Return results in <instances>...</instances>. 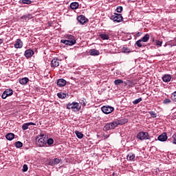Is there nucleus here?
Wrapping results in <instances>:
<instances>
[{"label":"nucleus","instance_id":"1","mask_svg":"<svg viewBox=\"0 0 176 176\" xmlns=\"http://www.w3.org/2000/svg\"><path fill=\"white\" fill-rule=\"evenodd\" d=\"M129 122V120L126 118H122L121 120H119L118 121H114L113 122L107 123L104 125L103 130L104 131H108L109 130H113V129H116L119 126V124H126Z\"/></svg>","mask_w":176,"mask_h":176},{"label":"nucleus","instance_id":"2","mask_svg":"<svg viewBox=\"0 0 176 176\" xmlns=\"http://www.w3.org/2000/svg\"><path fill=\"white\" fill-rule=\"evenodd\" d=\"M61 43H64L66 46H74L76 43L75 36L71 34L65 35V39L60 40Z\"/></svg>","mask_w":176,"mask_h":176},{"label":"nucleus","instance_id":"3","mask_svg":"<svg viewBox=\"0 0 176 176\" xmlns=\"http://www.w3.org/2000/svg\"><path fill=\"white\" fill-rule=\"evenodd\" d=\"M82 106L76 102H72L67 105V109H72L73 112H79Z\"/></svg>","mask_w":176,"mask_h":176},{"label":"nucleus","instance_id":"4","mask_svg":"<svg viewBox=\"0 0 176 176\" xmlns=\"http://www.w3.org/2000/svg\"><path fill=\"white\" fill-rule=\"evenodd\" d=\"M38 141L37 144L38 146H45L47 142V137L46 135L41 134L40 136L37 137Z\"/></svg>","mask_w":176,"mask_h":176},{"label":"nucleus","instance_id":"5","mask_svg":"<svg viewBox=\"0 0 176 176\" xmlns=\"http://www.w3.org/2000/svg\"><path fill=\"white\" fill-rule=\"evenodd\" d=\"M138 140H140V141H144V140H151V136L149 135V133L148 132H140L138 133L137 135Z\"/></svg>","mask_w":176,"mask_h":176},{"label":"nucleus","instance_id":"6","mask_svg":"<svg viewBox=\"0 0 176 176\" xmlns=\"http://www.w3.org/2000/svg\"><path fill=\"white\" fill-rule=\"evenodd\" d=\"M111 19L113 20L114 23H121V21H123V16H122L120 14L115 13L111 16Z\"/></svg>","mask_w":176,"mask_h":176},{"label":"nucleus","instance_id":"7","mask_svg":"<svg viewBox=\"0 0 176 176\" xmlns=\"http://www.w3.org/2000/svg\"><path fill=\"white\" fill-rule=\"evenodd\" d=\"M101 109L103 113L108 115L109 113H111V112H113V110L115 109L111 106H103L102 107Z\"/></svg>","mask_w":176,"mask_h":176},{"label":"nucleus","instance_id":"8","mask_svg":"<svg viewBox=\"0 0 176 176\" xmlns=\"http://www.w3.org/2000/svg\"><path fill=\"white\" fill-rule=\"evenodd\" d=\"M10 96H13V89H6L1 95V98H3V100H5L6 98Z\"/></svg>","mask_w":176,"mask_h":176},{"label":"nucleus","instance_id":"9","mask_svg":"<svg viewBox=\"0 0 176 176\" xmlns=\"http://www.w3.org/2000/svg\"><path fill=\"white\" fill-rule=\"evenodd\" d=\"M77 20L78 23H80V24H85L89 21V19H86V17L83 15H80L77 17Z\"/></svg>","mask_w":176,"mask_h":176},{"label":"nucleus","instance_id":"10","mask_svg":"<svg viewBox=\"0 0 176 176\" xmlns=\"http://www.w3.org/2000/svg\"><path fill=\"white\" fill-rule=\"evenodd\" d=\"M167 133H163L160 135L157 138L158 141H161V142H164V141H167Z\"/></svg>","mask_w":176,"mask_h":176},{"label":"nucleus","instance_id":"11","mask_svg":"<svg viewBox=\"0 0 176 176\" xmlns=\"http://www.w3.org/2000/svg\"><path fill=\"white\" fill-rule=\"evenodd\" d=\"M24 56L26 58H31V56H34V51L31 49L26 50Z\"/></svg>","mask_w":176,"mask_h":176},{"label":"nucleus","instance_id":"12","mask_svg":"<svg viewBox=\"0 0 176 176\" xmlns=\"http://www.w3.org/2000/svg\"><path fill=\"white\" fill-rule=\"evenodd\" d=\"M60 65V60L57 58H54L51 61V67H53L54 68H56Z\"/></svg>","mask_w":176,"mask_h":176},{"label":"nucleus","instance_id":"13","mask_svg":"<svg viewBox=\"0 0 176 176\" xmlns=\"http://www.w3.org/2000/svg\"><path fill=\"white\" fill-rule=\"evenodd\" d=\"M57 85L59 87H64L67 85V80H64V78H60L57 80Z\"/></svg>","mask_w":176,"mask_h":176},{"label":"nucleus","instance_id":"14","mask_svg":"<svg viewBox=\"0 0 176 176\" xmlns=\"http://www.w3.org/2000/svg\"><path fill=\"white\" fill-rule=\"evenodd\" d=\"M36 124L34 123V122H28V123H24L22 125V130H28V127H30V126H36Z\"/></svg>","mask_w":176,"mask_h":176},{"label":"nucleus","instance_id":"15","mask_svg":"<svg viewBox=\"0 0 176 176\" xmlns=\"http://www.w3.org/2000/svg\"><path fill=\"white\" fill-rule=\"evenodd\" d=\"M14 46L15 49H21V47H23V41H21V39H16V43Z\"/></svg>","mask_w":176,"mask_h":176},{"label":"nucleus","instance_id":"16","mask_svg":"<svg viewBox=\"0 0 176 176\" xmlns=\"http://www.w3.org/2000/svg\"><path fill=\"white\" fill-rule=\"evenodd\" d=\"M90 56H100V51L96 49H91L89 51Z\"/></svg>","mask_w":176,"mask_h":176},{"label":"nucleus","instance_id":"17","mask_svg":"<svg viewBox=\"0 0 176 176\" xmlns=\"http://www.w3.org/2000/svg\"><path fill=\"white\" fill-rule=\"evenodd\" d=\"M163 82L168 83L171 80V76L170 74H165L162 77Z\"/></svg>","mask_w":176,"mask_h":176},{"label":"nucleus","instance_id":"18","mask_svg":"<svg viewBox=\"0 0 176 176\" xmlns=\"http://www.w3.org/2000/svg\"><path fill=\"white\" fill-rule=\"evenodd\" d=\"M79 8V3L78 2H73L70 4V9H72V10H75Z\"/></svg>","mask_w":176,"mask_h":176},{"label":"nucleus","instance_id":"19","mask_svg":"<svg viewBox=\"0 0 176 176\" xmlns=\"http://www.w3.org/2000/svg\"><path fill=\"white\" fill-rule=\"evenodd\" d=\"M6 140L8 141H12V140L14 139V133H9L6 135Z\"/></svg>","mask_w":176,"mask_h":176},{"label":"nucleus","instance_id":"20","mask_svg":"<svg viewBox=\"0 0 176 176\" xmlns=\"http://www.w3.org/2000/svg\"><path fill=\"white\" fill-rule=\"evenodd\" d=\"M30 79H28V78L27 77H25L19 80V83L21 85H27V83H28Z\"/></svg>","mask_w":176,"mask_h":176},{"label":"nucleus","instance_id":"21","mask_svg":"<svg viewBox=\"0 0 176 176\" xmlns=\"http://www.w3.org/2000/svg\"><path fill=\"white\" fill-rule=\"evenodd\" d=\"M134 159H135V155L133 154L132 153H129L127 155V160L132 162V160H134Z\"/></svg>","mask_w":176,"mask_h":176},{"label":"nucleus","instance_id":"22","mask_svg":"<svg viewBox=\"0 0 176 176\" xmlns=\"http://www.w3.org/2000/svg\"><path fill=\"white\" fill-rule=\"evenodd\" d=\"M99 36L102 41H108V39H109V35L107 34H101Z\"/></svg>","mask_w":176,"mask_h":176},{"label":"nucleus","instance_id":"23","mask_svg":"<svg viewBox=\"0 0 176 176\" xmlns=\"http://www.w3.org/2000/svg\"><path fill=\"white\" fill-rule=\"evenodd\" d=\"M19 3H25V5H31L32 1L31 0H20Z\"/></svg>","mask_w":176,"mask_h":176},{"label":"nucleus","instance_id":"24","mask_svg":"<svg viewBox=\"0 0 176 176\" xmlns=\"http://www.w3.org/2000/svg\"><path fill=\"white\" fill-rule=\"evenodd\" d=\"M22 19H23V20H31L32 15L31 14H25L22 16Z\"/></svg>","mask_w":176,"mask_h":176},{"label":"nucleus","instance_id":"25","mask_svg":"<svg viewBox=\"0 0 176 176\" xmlns=\"http://www.w3.org/2000/svg\"><path fill=\"white\" fill-rule=\"evenodd\" d=\"M57 96L58 97V98H60L61 100H64V98H65V97H67V94H64V93H58Z\"/></svg>","mask_w":176,"mask_h":176},{"label":"nucleus","instance_id":"26","mask_svg":"<svg viewBox=\"0 0 176 176\" xmlns=\"http://www.w3.org/2000/svg\"><path fill=\"white\" fill-rule=\"evenodd\" d=\"M142 41V42H148V41H149V34H146L145 36H143V38H142V39H140Z\"/></svg>","mask_w":176,"mask_h":176},{"label":"nucleus","instance_id":"27","mask_svg":"<svg viewBox=\"0 0 176 176\" xmlns=\"http://www.w3.org/2000/svg\"><path fill=\"white\" fill-rule=\"evenodd\" d=\"M75 134L80 140L83 138V133L79 132L78 131H76Z\"/></svg>","mask_w":176,"mask_h":176},{"label":"nucleus","instance_id":"28","mask_svg":"<svg viewBox=\"0 0 176 176\" xmlns=\"http://www.w3.org/2000/svg\"><path fill=\"white\" fill-rule=\"evenodd\" d=\"M142 101V98H139L138 99H135V100L133 101V105H137V104H140Z\"/></svg>","mask_w":176,"mask_h":176},{"label":"nucleus","instance_id":"29","mask_svg":"<svg viewBox=\"0 0 176 176\" xmlns=\"http://www.w3.org/2000/svg\"><path fill=\"white\" fill-rule=\"evenodd\" d=\"M122 83H123V80L120 79L115 80L114 81L116 86H119V85H122Z\"/></svg>","mask_w":176,"mask_h":176},{"label":"nucleus","instance_id":"30","mask_svg":"<svg viewBox=\"0 0 176 176\" xmlns=\"http://www.w3.org/2000/svg\"><path fill=\"white\" fill-rule=\"evenodd\" d=\"M54 142V140H53V138H50V139H48V138H47V144L48 145H53Z\"/></svg>","mask_w":176,"mask_h":176},{"label":"nucleus","instance_id":"31","mask_svg":"<svg viewBox=\"0 0 176 176\" xmlns=\"http://www.w3.org/2000/svg\"><path fill=\"white\" fill-rule=\"evenodd\" d=\"M15 146L16 148H21L23 147V142L18 141L15 142Z\"/></svg>","mask_w":176,"mask_h":176},{"label":"nucleus","instance_id":"32","mask_svg":"<svg viewBox=\"0 0 176 176\" xmlns=\"http://www.w3.org/2000/svg\"><path fill=\"white\" fill-rule=\"evenodd\" d=\"M135 44L137 45L138 47H142V41L141 39L136 41Z\"/></svg>","mask_w":176,"mask_h":176},{"label":"nucleus","instance_id":"33","mask_svg":"<svg viewBox=\"0 0 176 176\" xmlns=\"http://www.w3.org/2000/svg\"><path fill=\"white\" fill-rule=\"evenodd\" d=\"M116 12H118V13H122V12H123V7L118 6L116 8Z\"/></svg>","mask_w":176,"mask_h":176},{"label":"nucleus","instance_id":"34","mask_svg":"<svg viewBox=\"0 0 176 176\" xmlns=\"http://www.w3.org/2000/svg\"><path fill=\"white\" fill-rule=\"evenodd\" d=\"M54 162V164H58V163H60V162H61V160L58 158H54V160H52Z\"/></svg>","mask_w":176,"mask_h":176},{"label":"nucleus","instance_id":"35","mask_svg":"<svg viewBox=\"0 0 176 176\" xmlns=\"http://www.w3.org/2000/svg\"><path fill=\"white\" fill-rule=\"evenodd\" d=\"M22 171L23 173H25L26 171H28V166L27 164H24L23 166V169H22Z\"/></svg>","mask_w":176,"mask_h":176},{"label":"nucleus","instance_id":"36","mask_svg":"<svg viewBox=\"0 0 176 176\" xmlns=\"http://www.w3.org/2000/svg\"><path fill=\"white\" fill-rule=\"evenodd\" d=\"M80 103L81 105H83L84 107H86V99L82 98L80 101Z\"/></svg>","mask_w":176,"mask_h":176},{"label":"nucleus","instance_id":"37","mask_svg":"<svg viewBox=\"0 0 176 176\" xmlns=\"http://www.w3.org/2000/svg\"><path fill=\"white\" fill-rule=\"evenodd\" d=\"M148 113L151 114V116H152V118H156V116H157L155 111H149Z\"/></svg>","mask_w":176,"mask_h":176},{"label":"nucleus","instance_id":"38","mask_svg":"<svg viewBox=\"0 0 176 176\" xmlns=\"http://www.w3.org/2000/svg\"><path fill=\"white\" fill-rule=\"evenodd\" d=\"M171 98L173 101L176 102V91L172 94Z\"/></svg>","mask_w":176,"mask_h":176},{"label":"nucleus","instance_id":"39","mask_svg":"<svg viewBox=\"0 0 176 176\" xmlns=\"http://www.w3.org/2000/svg\"><path fill=\"white\" fill-rule=\"evenodd\" d=\"M170 102H171V100L168 98H166L164 100V104H170Z\"/></svg>","mask_w":176,"mask_h":176},{"label":"nucleus","instance_id":"40","mask_svg":"<svg viewBox=\"0 0 176 176\" xmlns=\"http://www.w3.org/2000/svg\"><path fill=\"white\" fill-rule=\"evenodd\" d=\"M123 52L124 53H130V50L127 47H123Z\"/></svg>","mask_w":176,"mask_h":176},{"label":"nucleus","instance_id":"41","mask_svg":"<svg viewBox=\"0 0 176 176\" xmlns=\"http://www.w3.org/2000/svg\"><path fill=\"white\" fill-rule=\"evenodd\" d=\"M173 144L176 145V133L173 135Z\"/></svg>","mask_w":176,"mask_h":176},{"label":"nucleus","instance_id":"42","mask_svg":"<svg viewBox=\"0 0 176 176\" xmlns=\"http://www.w3.org/2000/svg\"><path fill=\"white\" fill-rule=\"evenodd\" d=\"M156 43H157V46H162V45H163V42H162V41H157L156 42Z\"/></svg>","mask_w":176,"mask_h":176},{"label":"nucleus","instance_id":"43","mask_svg":"<svg viewBox=\"0 0 176 176\" xmlns=\"http://www.w3.org/2000/svg\"><path fill=\"white\" fill-rule=\"evenodd\" d=\"M49 165H50V166H54V162L53 160H50V161L49 162Z\"/></svg>","mask_w":176,"mask_h":176},{"label":"nucleus","instance_id":"44","mask_svg":"<svg viewBox=\"0 0 176 176\" xmlns=\"http://www.w3.org/2000/svg\"><path fill=\"white\" fill-rule=\"evenodd\" d=\"M3 43V39L0 38V45H2Z\"/></svg>","mask_w":176,"mask_h":176},{"label":"nucleus","instance_id":"45","mask_svg":"<svg viewBox=\"0 0 176 176\" xmlns=\"http://www.w3.org/2000/svg\"><path fill=\"white\" fill-rule=\"evenodd\" d=\"M136 36H141V33L140 32H138L136 34Z\"/></svg>","mask_w":176,"mask_h":176}]
</instances>
